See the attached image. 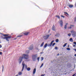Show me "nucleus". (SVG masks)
<instances>
[{
  "instance_id": "nucleus-7",
  "label": "nucleus",
  "mask_w": 76,
  "mask_h": 76,
  "mask_svg": "<svg viewBox=\"0 0 76 76\" xmlns=\"http://www.w3.org/2000/svg\"><path fill=\"white\" fill-rule=\"evenodd\" d=\"M50 37V35L49 34H48L46 36H44V38L45 39H47L48 38V37Z\"/></svg>"
},
{
  "instance_id": "nucleus-43",
  "label": "nucleus",
  "mask_w": 76,
  "mask_h": 76,
  "mask_svg": "<svg viewBox=\"0 0 76 76\" xmlns=\"http://www.w3.org/2000/svg\"><path fill=\"white\" fill-rule=\"evenodd\" d=\"M75 46H76V45H73V47H75Z\"/></svg>"
},
{
  "instance_id": "nucleus-14",
  "label": "nucleus",
  "mask_w": 76,
  "mask_h": 76,
  "mask_svg": "<svg viewBox=\"0 0 76 76\" xmlns=\"http://www.w3.org/2000/svg\"><path fill=\"white\" fill-rule=\"evenodd\" d=\"M23 34L25 35H28L29 34V32L25 33Z\"/></svg>"
},
{
  "instance_id": "nucleus-31",
  "label": "nucleus",
  "mask_w": 76,
  "mask_h": 76,
  "mask_svg": "<svg viewBox=\"0 0 76 76\" xmlns=\"http://www.w3.org/2000/svg\"><path fill=\"white\" fill-rule=\"evenodd\" d=\"M25 68L26 69H27V65H26L25 66Z\"/></svg>"
},
{
  "instance_id": "nucleus-26",
  "label": "nucleus",
  "mask_w": 76,
  "mask_h": 76,
  "mask_svg": "<svg viewBox=\"0 0 76 76\" xmlns=\"http://www.w3.org/2000/svg\"><path fill=\"white\" fill-rule=\"evenodd\" d=\"M65 29H66L67 28V26L66 25H65V26L64 27Z\"/></svg>"
},
{
  "instance_id": "nucleus-33",
  "label": "nucleus",
  "mask_w": 76,
  "mask_h": 76,
  "mask_svg": "<svg viewBox=\"0 0 76 76\" xmlns=\"http://www.w3.org/2000/svg\"><path fill=\"white\" fill-rule=\"evenodd\" d=\"M37 60H38V61H39V57H38Z\"/></svg>"
},
{
  "instance_id": "nucleus-25",
  "label": "nucleus",
  "mask_w": 76,
  "mask_h": 76,
  "mask_svg": "<svg viewBox=\"0 0 76 76\" xmlns=\"http://www.w3.org/2000/svg\"><path fill=\"white\" fill-rule=\"evenodd\" d=\"M56 42H58V39H56Z\"/></svg>"
},
{
  "instance_id": "nucleus-8",
  "label": "nucleus",
  "mask_w": 76,
  "mask_h": 76,
  "mask_svg": "<svg viewBox=\"0 0 76 76\" xmlns=\"http://www.w3.org/2000/svg\"><path fill=\"white\" fill-rule=\"evenodd\" d=\"M63 21L62 20H60L59 22V24L60 25V26L61 27L63 26Z\"/></svg>"
},
{
  "instance_id": "nucleus-16",
  "label": "nucleus",
  "mask_w": 76,
  "mask_h": 76,
  "mask_svg": "<svg viewBox=\"0 0 76 76\" xmlns=\"http://www.w3.org/2000/svg\"><path fill=\"white\" fill-rule=\"evenodd\" d=\"M26 69L28 71H30L31 70V68L29 67L27 68Z\"/></svg>"
},
{
  "instance_id": "nucleus-48",
  "label": "nucleus",
  "mask_w": 76,
  "mask_h": 76,
  "mask_svg": "<svg viewBox=\"0 0 76 76\" xmlns=\"http://www.w3.org/2000/svg\"><path fill=\"white\" fill-rule=\"evenodd\" d=\"M64 8H66V7H64Z\"/></svg>"
},
{
  "instance_id": "nucleus-34",
  "label": "nucleus",
  "mask_w": 76,
  "mask_h": 76,
  "mask_svg": "<svg viewBox=\"0 0 76 76\" xmlns=\"http://www.w3.org/2000/svg\"><path fill=\"white\" fill-rule=\"evenodd\" d=\"M68 36H69V37H70V36L71 35V34L69 33L68 34Z\"/></svg>"
},
{
  "instance_id": "nucleus-40",
  "label": "nucleus",
  "mask_w": 76,
  "mask_h": 76,
  "mask_svg": "<svg viewBox=\"0 0 76 76\" xmlns=\"http://www.w3.org/2000/svg\"><path fill=\"white\" fill-rule=\"evenodd\" d=\"M2 47V46H1V45H0V48H1Z\"/></svg>"
},
{
  "instance_id": "nucleus-46",
  "label": "nucleus",
  "mask_w": 76,
  "mask_h": 76,
  "mask_svg": "<svg viewBox=\"0 0 76 76\" xmlns=\"http://www.w3.org/2000/svg\"><path fill=\"white\" fill-rule=\"evenodd\" d=\"M40 54H42V52L40 53Z\"/></svg>"
},
{
  "instance_id": "nucleus-41",
  "label": "nucleus",
  "mask_w": 76,
  "mask_h": 76,
  "mask_svg": "<svg viewBox=\"0 0 76 76\" xmlns=\"http://www.w3.org/2000/svg\"><path fill=\"white\" fill-rule=\"evenodd\" d=\"M68 25V23H66V25L67 26V25Z\"/></svg>"
},
{
  "instance_id": "nucleus-49",
  "label": "nucleus",
  "mask_w": 76,
  "mask_h": 76,
  "mask_svg": "<svg viewBox=\"0 0 76 76\" xmlns=\"http://www.w3.org/2000/svg\"><path fill=\"white\" fill-rule=\"evenodd\" d=\"M69 47V45H68V47Z\"/></svg>"
},
{
  "instance_id": "nucleus-12",
  "label": "nucleus",
  "mask_w": 76,
  "mask_h": 76,
  "mask_svg": "<svg viewBox=\"0 0 76 76\" xmlns=\"http://www.w3.org/2000/svg\"><path fill=\"white\" fill-rule=\"evenodd\" d=\"M0 34L2 35L4 37H6V36H8L9 34H4L2 33H0Z\"/></svg>"
},
{
  "instance_id": "nucleus-24",
  "label": "nucleus",
  "mask_w": 76,
  "mask_h": 76,
  "mask_svg": "<svg viewBox=\"0 0 76 76\" xmlns=\"http://www.w3.org/2000/svg\"><path fill=\"white\" fill-rule=\"evenodd\" d=\"M44 60V58L43 57H42L41 58V61H42V60Z\"/></svg>"
},
{
  "instance_id": "nucleus-36",
  "label": "nucleus",
  "mask_w": 76,
  "mask_h": 76,
  "mask_svg": "<svg viewBox=\"0 0 76 76\" xmlns=\"http://www.w3.org/2000/svg\"><path fill=\"white\" fill-rule=\"evenodd\" d=\"M45 75V74H42V75L41 76H44Z\"/></svg>"
},
{
  "instance_id": "nucleus-11",
  "label": "nucleus",
  "mask_w": 76,
  "mask_h": 76,
  "mask_svg": "<svg viewBox=\"0 0 76 76\" xmlns=\"http://www.w3.org/2000/svg\"><path fill=\"white\" fill-rule=\"evenodd\" d=\"M52 30L54 31L56 30V28H55V26L54 25H53L52 27Z\"/></svg>"
},
{
  "instance_id": "nucleus-6",
  "label": "nucleus",
  "mask_w": 76,
  "mask_h": 76,
  "mask_svg": "<svg viewBox=\"0 0 76 76\" xmlns=\"http://www.w3.org/2000/svg\"><path fill=\"white\" fill-rule=\"evenodd\" d=\"M22 66H23V68H22L21 72H22L23 70V69H24V67H25V64H24V61H23V62Z\"/></svg>"
},
{
  "instance_id": "nucleus-13",
  "label": "nucleus",
  "mask_w": 76,
  "mask_h": 76,
  "mask_svg": "<svg viewBox=\"0 0 76 76\" xmlns=\"http://www.w3.org/2000/svg\"><path fill=\"white\" fill-rule=\"evenodd\" d=\"M35 72H36V69L35 68L34 69L33 71V73L34 75L35 74Z\"/></svg>"
},
{
  "instance_id": "nucleus-4",
  "label": "nucleus",
  "mask_w": 76,
  "mask_h": 76,
  "mask_svg": "<svg viewBox=\"0 0 76 76\" xmlns=\"http://www.w3.org/2000/svg\"><path fill=\"white\" fill-rule=\"evenodd\" d=\"M71 32L73 36H76V32L74 31L73 30L71 31Z\"/></svg>"
},
{
  "instance_id": "nucleus-19",
  "label": "nucleus",
  "mask_w": 76,
  "mask_h": 76,
  "mask_svg": "<svg viewBox=\"0 0 76 76\" xmlns=\"http://www.w3.org/2000/svg\"><path fill=\"white\" fill-rule=\"evenodd\" d=\"M69 41H70L71 42H73V39H72V38H70Z\"/></svg>"
},
{
  "instance_id": "nucleus-10",
  "label": "nucleus",
  "mask_w": 76,
  "mask_h": 76,
  "mask_svg": "<svg viewBox=\"0 0 76 76\" xmlns=\"http://www.w3.org/2000/svg\"><path fill=\"white\" fill-rule=\"evenodd\" d=\"M74 26V25H71L70 27L68 28V29H72V27H73Z\"/></svg>"
},
{
  "instance_id": "nucleus-30",
  "label": "nucleus",
  "mask_w": 76,
  "mask_h": 76,
  "mask_svg": "<svg viewBox=\"0 0 76 76\" xmlns=\"http://www.w3.org/2000/svg\"><path fill=\"white\" fill-rule=\"evenodd\" d=\"M55 50H57V49H58V48H57V47H56L55 48Z\"/></svg>"
},
{
  "instance_id": "nucleus-35",
  "label": "nucleus",
  "mask_w": 76,
  "mask_h": 76,
  "mask_svg": "<svg viewBox=\"0 0 76 76\" xmlns=\"http://www.w3.org/2000/svg\"><path fill=\"white\" fill-rule=\"evenodd\" d=\"M2 68H3L2 70H4V66L3 65H2Z\"/></svg>"
},
{
  "instance_id": "nucleus-42",
  "label": "nucleus",
  "mask_w": 76,
  "mask_h": 76,
  "mask_svg": "<svg viewBox=\"0 0 76 76\" xmlns=\"http://www.w3.org/2000/svg\"><path fill=\"white\" fill-rule=\"evenodd\" d=\"M74 49V50H75V51H76V49Z\"/></svg>"
},
{
  "instance_id": "nucleus-29",
  "label": "nucleus",
  "mask_w": 76,
  "mask_h": 76,
  "mask_svg": "<svg viewBox=\"0 0 76 76\" xmlns=\"http://www.w3.org/2000/svg\"><path fill=\"white\" fill-rule=\"evenodd\" d=\"M44 65L43 64H41V66H40V68H41V67H42V66H43V65Z\"/></svg>"
},
{
  "instance_id": "nucleus-20",
  "label": "nucleus",
  "mask_w": 76,
  "mask_h": 76,
  "mask_svg": "<svg viewBox=\"0 0 76 76\" xmlns=\"http://www.w3.org/2000/svg\"><path fill=\"white\" fill-rule=\"evenodd\" d=\"M56 17H57V18H58V19H60V16L58 15H56Z\"/></svg>"
},
{
  "instance_id": "nucleus-15",
  "label": "nucleus",
  "mask_w": 76,
  "mask_h": 76,
  "mask_svg": "<svg viewBox=\"0 0 76 76\" xmlns=\"http://www.w3.org/2000/svg\"><path fill=\"white\" fill-rule=\"evenodd\" d=\"M69 6L70 8H72V7H73V5H69Z\"/></svg>"
},
{
  "instance_id": "nucleus-47",
  "label": "nucleus",
  "mask_w": 76,
  "mask_h": 76,
  "mask_svg": "<svg viewBox=\"0 0 76 76\" xmlns=\"http://www.w3.org/2000/svg\"><path fill=\"white\" fill-rule=\"evenodd\" d=\"M17 39V38H15L14 39Z\"/></svg>"
},
{
  "instance_id": "nucleus-2",
  "label": "nucleus",
  "mask_w": 76,
  "mask_h": 76,
  "mask_svg": "<svg viewBox=\"0 0 76 76\" xmlns=\"http://www.w3.org/2000/svg\"><path fill=\"white\" fill-rule=\"evenodd\" d=\"M3 37V36H1V37L3 39H5L7 41H9V39H10V38H12V36L11 35L5 37Z\"/></svg>"
},
{
  "instance_id": "nucleus-50",
  "label": "nucleus",
  "mask_w": 76,
  "mask_h": 76,
  "mask_svg": "<svg viewBox=\"0 0 76 76\" xmlns=\"http://www.w3.org/2000/svg\"><path fill=\"white\" fill-rule=\"evenodd\" d=\"M1 43V42H0V43Z\"/></svg>"
},
{
  "instance_id": "nucleus-27",
  "label": "nucleus",
  "mask_w": 76,
  "mask_h": 76,
  "mask_svg": "<svg viewBox=\"0 0 76 76\" xmlns=\"http://www.w3.org/2000/svg\"><path fill=\"white\" fill-rule=\"evenodd\" d=\"M64 13H65V14H66V15H68V16H69V14H68L67 13V12H64Z\"/></svg>"
},
{
  "instance_id": "nucleus-32",
  "label": "nucleus",
  "mask_w": 76,
  "mask_h": 76,
  "mask_svg": "<svg viewBox=\"0 0 76 76\" xmlns=\"http://www.w3.org/2000/svg\"><path fill=\"white\" fill-rule=\"evenodd\" d=\"M26 53H29V50H26Z\"/></svg>"
},
{
  "instance_id": "nucleus-28",
  "label": "nucleus",
  "mask_w": 76,
  "mask_h": 76,
  "mask_svg": "<svg viewBox=\"0 0 76 76\" xmlns=\"http://www.w3.org/2000/svg\"><path fill=\"white\" fill-rule=\"evenodd\" d=\"M66 50H70V49L69 48H66Z\"/></svg>"
},
{
  "instance_id": "nucleus-9",
  "label": "nucleus",
  "mask_w": 76,
  "mask_h": 76,
  "mask_svg": "<svg viewBox=\"0 0 76 76\" xmlns=\"http://www.w3.org/2000/svg\"><path fill=\"white\" fill-rule=\"evenodd\" d=\"M33 49H34V47H33V45H32L31 46H30L29 48V49L30 50H32Z\"/></svg>"
},
{
  "instance_id": "nucleus-38",
  "label": "nucleus",
  "mask_w": 76,
  "mask_h": 76,
  "mask_svg": "<svg viewBox=\"0 0 76 76\" xmlns=\"http://www.w3.org/2000/svg\"><path fill=\"white\" fill-rule=\"evenodd\" d=\"M61 17H62V18H64V16L63 15H61Z\"/></svg>"
},
{
  "instance_id": "nucleus-37",
  "label": "nucleus",
  "mask_w": 76,
  "mask_h": 76,
  "mask_svg": "<svg viewBox=\"0 0 76 76\" xmlns=\"http://www.w3.org/2000/svg\"><path fill=\"white\" fill-rule=\"evenodd\" d=\"M2 55V52H0V55Z\"/></svg>"
},
{
  "instance_id": "nucleus-21",
  "label": "nucleus",
  "mask_w": 76,
  "mask_h": 76,
  "mask_svg": "<svg viewBox=\"0 0 76 76\" xmlns=\"http://www.w3.org/2000/svg\"><path fill=\"white\" fill-rule=\"evenodd\" d=\"M44 42H43L41 45H40V47H42V46H43V45H44Z\"/></svg>"
},
{
  "instance_id": "nucleus-18",
  "label": "nucleus",
  "mask_w": 76,
  "mask_h": 76,
  "mask_svg": "<svg viewBox=\"0 0 76 76\" xmlns=\"http://www.w3.org/2000/svg\"><path fill=\"white\" fill-rule=\"evenodd\" d=\"M22 37V35H20L18 36L17 37V38H20V37Z\"/></svg>"
},
{
  "instance_id": "nucleus-5",
  "label": "nucleus",
  "mask_w": 76,
  "mask_h": 76,
  "mask_svg": "<svg viewBox=\"0 0 76 76\" xmlns=\"http://www.w3.org/2000/svg\"><path fill=\"white\" fill-rule=\"evenodd\" d=\"M37 57V55H33L32 56V58L33 60H35V58H36Z\"/></svg>"
},
{
  "instance_id": "nucleus-44",
  "label": "nucleus",
  "mask_w": 76,
  "mask_h": 76,
  "mask_svg": "<svg viewBox=\"0 0 76 76\" xmlns=\"http://www.w3.org/2000/svg\"><path fill=\"white\" fill-rule=\"evenodd\" d=\"M74 56H75V57H76V54H75Z\"/></svg>"
},
{
  "instance_id": "nucleus-39",
  "label": "nucleus",
  "mask_w": 76,
  "mask_h": 76,
  "mask_svg": "<svg viewBox=\"0 0 76 76\" xmlns=\"http://www.w3.org/2000/svg\"><path fill=\"white\" fill-rule=\"evenodd\" d=\"M76 17L75 19V22H76Z\"/></svg>"
},
{
  "instance_id": "nucleus-17",
  "label": "nucleus",
  "mask_w": 76,
  "mask_h": 76,
  "mask_svg": "<svg viewBox=\"0 0 76 76\" xmlns=\"http://www.w3.org/2000/svg\"><path fill=\"white\" fill-rule=\"evenodd\" d=\"M47 47V43H46L45 44L44 47L45 48Z\"/></svg>"
},
{
  "instance_id": "nucleus-23",
  "label": "nucleus",
  "mask_w": 76,
  "mask_h": 76,
  "mask_svg": "<svg viewBox=\"0 0 76 76\" xmlns=\"http://www.w3.org/2000/svg\"><path fill=\"white\" fill-rule=\"evenodd\" d=\"M66 45H67V43H65L64 45L63 46V47H65L66 46Z\"/></svg>"
},
{
  "instance_id": "nucleus-22",
  "label": "nucleus",
  "mask_w": 76,
  "mask_h": 76,
  "mask_svg": "<svg viewBox=\"0 0 76 76\" xmlns=\"http://www.w3.org/2000/svg\"><path fill=\"white\" fill-rule=\"evenodd\" d=\"M22 72H18V75H22Z\"/></svg>"
},
{
  "instance_id": "nucleus-45",
  "label": "nucleus",
  "mask_w": 76,
  "mask_h": 76,
  "mask_svg": "<svg viewBox=\"0 0 76 76\" xmlns=\"http://www.w3.org/2000/svg\"><path fill=\"white\" fill-rule=\"evenodd\" d=\"M59 54H59V53L58 54H57V56H59Z\"/></svg>"
},
{
  "instance_id": "nucleus-1",
  "label": "nucleus",
  "mask_w": 76,
  "mask_h": 76,
  "mask_svg": "<svg viewBox=\"0 0 76 76\" xmlns=\"http://www.w3.org/2000/svg\"><path fill=\"white\" fill-rule=\"evenodd\" d=\"M22 56H23V57H20L19 59V63L20 64L21 63V62H22V60H23V58H24L25 59H26V60H28V59L29 58V56L27 54H23L22 55Z\"/></svg>"
},
{
  "instance_id": "nucleus-3",
  "label": "nucleus",
  "mask_w": 76,
  "mask_h": 76,
  "mask_svg": "<svg viewBox=\"0 0 76 76\" xmlns=\"http://www.w3.org/2000/svg\"><path fill=\"white\" fill-rule=\"evenodd\" d=\"M54 42V40L52 41H51V43H50V44H49L48 46H49L50 47H51V46L52 44L53 47L54 46V45H55V44H56V43H53V42Z\"/></svg>"
}]
</instances>
